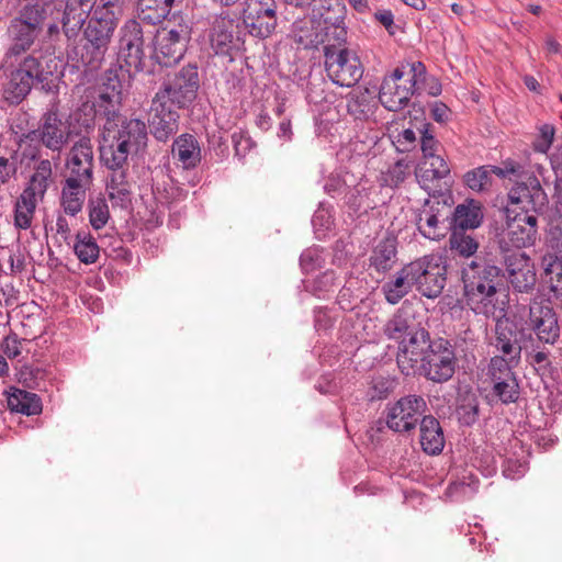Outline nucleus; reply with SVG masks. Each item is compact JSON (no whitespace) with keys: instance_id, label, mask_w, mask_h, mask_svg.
I'll use <instances>...</instances> for the list:
<instances>
[{"instance_id":"f257e3e1","label":"nucleus","mask_w":562,"mask_h":562,"mask_svg":"<svg viewBox=\"0 0 562 562\" xmlns=\"http://www.w3.org/2000/svg\"><path fill=\"white\" fill-rule=\"evenodd\" d=\"M99 134L101 161L106 167H124L131 154L143 149L148 139L145 122L139 119H121L104 115Z\"/></svg>"},{"instance_id":"f03ea898","label":"nucleus","mask_w":562,"mask_h":562,"mask_svg":"<svg viewBox=\"0 0 562 562\" xmlns=\"http://www.w3.org/2000/svg\"><path fill=\"white\" fill-rule=\"evenodd\" d=\"M463 282L467 304L475 314L493 319L505 317L507 301L498 267L473 261L464 270Z\"/></svg>"},{"instance_id":"7ed1b4c3","label":"nucleus","mask_w":562,"mask_h":562,"mask_svg":"<svg viewBox=\"0 0 562 562\" xmlns=\"http://www.w3.org/2000/svg\"><path fill=\"white\" fill-rule=\"evenodd\" d=\"M124 2V0H99L83 29L82 65L95 69L102 64L123 15Z\"/></svg>"},{"instance_id":"20e7f679","label":"nucleus","mask_w":562,"mask_h":562,"mask_svg":"<svg viewBox=\"0 0 562 562\" xmlns=\"http://www.w3.org/2000/svg\"><path fill=\"white\" fill-rule=\"evenodd\" d=\"M63 75V60L54 54L36 58L27 56L19 68L11 72L4 86V98L11 103H20L31 91L34 82L49 91Z\"/></svg>"},{"instance_id":"39448f33","label":"nucleus","mask_w":562,"mask_h":562,"mask_svg":"<svg viewBox=\"0 0 562 562\" xmlns=\"http://www.w3.org/2000/svg\"><path fill=\"white\" fill-rule=\"evenodd\" d=\"M426 68L420 61L394 69L382 81L379 92L381 104L393 112L404 109L415 93L417 85L424 80Z\"/></svg>"},{"instance_id":"423d86ee","label":"nucleus","mask_w":562,"mask_h":562,"mask_svg":"<svg viewBox=\"0 0 562 562\" xmlns=\"http://www.w3.org/2000/svg\"><path fill=\"white\" fill-rule=\"evenodd\" d=\"M52 161L41 159L36 162L29 182L14 204V226L19 229H29L35 215L36 207L45 198L52 183Z\"/></svg>"},{"instance_id":"0eeeda50","label":"nucleus","mask_w":562,"mask_h":562,"mask_svg":"<svg viewBox=\"0 0 562 562\" xmlns=\"http://www.w3.org/2000/svg\"><path fill=\"white\" fill-rule=\"evenodd\" d=\"M505 224L497 234L499 252H522L539 239L538 216L533 213L505 209Z\"/></svg>"},{"instance_id":"6e6552de","label":"nucleus","mask_w":562,"mask_h":562,"mask_svg":"<svg viewBox=\"0 0 562 562\" xmlns=\"http://www.w3.org/2000/svg\"><path fill=\"white\" fill-rule=\"evenodd\" d=\"M324 57L325 70L335 85L349 88L362 78L363 67L356 52L328 44L324 46Z\"/></svg>"},{"instance_id":"1a4fd4ad","label":"nucleus","mask_w":562,"mask_h":562,"mask_svg":"<svg viewBox=\"0 0 562 562\" xmlns=\"http://www.w3.org/2000/svg\"><path fill=\"white\" fill-rule=\"evenodd\" d=\"M190 36L191 29L186 22L167 24L156 36L157 61L164 66L177 64L184 55Z\"/></svg>"},{"instance_id":"9d476101","label":"nucleus","mask_w":562,"mask_h":562,"mask_svg":"<svg viewBox=\"0 0 562 562\" xmlns=\"http://www.w3.org/2000/svg\"><path fill=\"white\" fill-rule=\"evenodd\" d=\"M457 358L446 340L432 341L417 372L435 383L449 381L456 371Z\"/></svg>"},{"instance_id":"9b49d317","label":"nucleus","mask_w":562,"mask_h":562,"mask_svg":"<svg viewBox=\"0 0 562 562\" xmlns=\"http://www.w3.org/2000/svg\"><path fill=\"white\" fill-rule=\"evenodd\" d=\"M427 403L420 395H406L386 408V426L395 432H408L415 429L426 416Z\"/></svg>"},{"instance_id":"f8f14e48","label":"nucleus","mask_w":562,"mask_h":562,"mask_svg":"<svg viewBox=\"0 0 562 562\" xmlns=\"http://www.w3.org/2000/svg\"><path fill=\"white\" fill-rule=\"evenodd\" d=\"M415 285L422 295L434 299L441 294L446 285L447 267L439 255H428L413 261Z\"/></svg>"},{"instance_id":"ddd939ff","label":"nucleus","mask_w":562,"mask_h":562,"mask_svg":"<svg viewBox=\"0 0 562 562\" xmlns=\"http://www.w3.org/2000/svg\"><path fill=\"white\" fill-rule=\"evenodd\" d=\"M144 38L140 24L136 20H128L121 27L117 59L120 69L127 72L140 71L144 67Z\"/></svg>"},{"instance_id":"4468645a","label":"nucleus","mask_w":562,"mask_h":562,"mask_svg":"<svg viewBox=\"0 0 562 562\" xmlns=\"http://www.w3.org/2000/svg\"><path fill=\"white\" fill-rule=\"evenodd\" d=\"M198 89V69L195 66L189 65L183 67L171 82L165 83L155 95H164L165 102L176 104L178 108H184L196 98Z\"/></svg>"},{"instance_id":"2eb2a0df","label":"nucleus","mask_w":562,"mask_h":562,"mask_svg":"<svg viewBox=\"0 0 562 562\" xmlns=\"http://www.w3.org/2000/svg\"><path fill=\"white\" fill-rule=\"evenodd\" d=\"M98 0H61L52 1L48 10L56 11L57 18H60L63 30L68 38L76 37L82 29L89 14L95 9Z\"/></svg>"},{"instance_id":"dca6fc26","label":"nucleus","mask_w":562,"mask_h":562,"mask_svg":"<svg viewBox=\"0 0 562 562\" xmlns=\"http://www.w3.org/2000/svg\"><path fill=\"white\" fill-rule=\"evenodd\" d=\"M506 277L513 289L520 293L530 292L537 282L536 267L526 252H499Z\"/></svg>"},{"instance_id":"f3484780","label":"nucleus","mask_w":562,"mask_h":562,"mask_svg":"<svg viewBox=\"0 0 562 562\" xmlns=\"http://www.w3.org/2000/svg\"><path fill=\"white\" fill-rule=\"evenodd\" d=\"M510 364L504 357L495 356L487 367V376L493 394L504 404L514 403L519 397V385Z\"/></svg>"},{"instance_id":"a211bd4d","label":"nucleus","mask_w":562,"mask_h":562,"mask_svg":"<svg viewBox=\"0 0 562 562\" xmlns=\"http://www.w3.org/2000/svg\"><path fill=\"white\" fill-rule=\"evenodd\" d=\"M276 0H247L244 9V23L249 33L266 38L277 26Z\"/></svg>"},{"instance_id":"6ab92c4d","label":"nucleus","mask_w":562,"mask_h":562,"mask_svg":"<svg viewBox=\"0 0 562 562\" xmlns=\"http://www.w3.org/2000/svg\"><path fill=\"white\" fill-rule=\"evenodd\" d=\"M508 199L510 205L506 209H517L519 212L533 213L536 216L543 213L548 205V195L536 177L514 186Z\"/></svg>"},{"instance_id":"aec40b11","label":"nucleus","mask_w":562,"mask_h":562,"mask_svg":"<svg viewBox=\"0 0 562 562\" xmlns=\"http://www.w3.org/2000/svg\"><path fill=\"white\" fill-rule=\"evenodd\" d=\"M415 176L419 186L429 194L441 193L449 186L450 166L445 155L420 159Z\"/></svg>"},{"instance_id":"412c9836","label":"nucleus","mask_w":562,"mask_h":562,"mask_svg":"<svg viewBox=\"0 0 562 562\" xmlns=\"http://www.w3.org/2000/svg\"><path fill=\"white\" fill-rule=\"evenodd\" d=\"M179 113L171 104L164 101V95L154 97L148 112V126L153 136L159 142H167L178 132Z\"/></svg>"},{"instance_id":"4be33fe9","label":"nucleus","mask_w":562,"mask_h":562,"mask_svg":"<svg viewBox=\"0 0 562 562\" xmlns=\"http://www.w3.org/2000/svg\"><path fill=\"white\" fill-rule=\"evenodd\" d=\"M429 334L425 328L398 345L397 366L405 375L417 373L419 364L430 349Z\"/></svg>"},{"instance_id":"5701e85b","label":"nucleus","mask_w":562,"mask_h":562,"mask_svg":"<svg viewBox=\"0 0 562 562\" xmlns=\"http://www.w3.org/2000/svg\"><path fill=\"white\" fill-rule=\"evenodd\" d=\"M32 139L40 140L52 151H60L68 143L69 132L67 126L59 119L57 112L49 111L44 114L37 130L30 134Z\"/></svg>"},{"instance_id":"b1692460","label":"nucleus","mask_w":562,"mask_h":562,"mask_svg":"<svg viewBox=\"0 0 562 562\" xmlns=\"http://www.w3.org/2000/svg\"><path fill=\"white\" fill-rule=\"evenodd\" d=\"M445 209V204L439 201L426 200L425 203L414 212L417 229L424 237L431 240H439L446 236L447 227L443 221H441Z\"/></svg>"},{"instance_id":"393cba45","label":"nucleus","mask_w":562,"mask_h":562,"mask_svg":"<svg viewBox=\"0 0 562 562\" xmlns=\"http://www.w3.org/2000/svg\"><path fill=\"white\" fill-rule=\"evenodd\" d=\"M124 82L120 78L116 69H110L105 72L101 93L94 104L95 114L101 117L104 115H119L123 101Z\"/></svg>"},{"instance_id":"a878e982","label":"nucleus","mask_w":562,"mask_h":562,"mask_svg":"<svg viewBox=\"0 0 562 562\" xmlns=\"http://www.w3.org/2000/svg\"><path fill=\"white\" fill-rule=\"evenodd\" d=\"M92 168L93 149L91 140L88 137H81L68 153L66 159L67 178H78L83 182H91Z\"/></svg>"},{"instance_id":"bb28decb","label":"nucleus","mask_w":562,"mask_h":562,"mask_svg":"<svg viewBox=\"0 0 562 562\" xmlns=\"http://www.w3.org/2000/svg\"><path fill=\"white\" fill-rule=\"evenodd\" d=\"M530 326L540 341L554 344L560 337V327L553 308L535 302L529 310Z\"/></svg>"},{"instance_id":"cd10ccee","label":"nucleus","mask_w":562,"mask_h":562,"mask_svg":"<svg viewBox=\"0 0 562 562\" xmlns=\"http://www.w3.org/2000/svg\"><path fill=\"white\" fill-rule=\"evenodd\" d=\"M424 327L418 322L411 308L402 307L384 325V335L401 344Z\"/></svg>"},{"instance_id":"c85d7f7f","label":"nucleus","mask_w":562,"mask_h":562,"mask_svg":"<svg viewBox=\"0 0 562 562\" xmlns=\"http://www.w3.org/2000/svg\"><path fill=\"white\" fill-rule=\"evenodd\" d=\"M540 265L542 284L549 291L550 301L562 304V261L557 256L543 255Z\"/></svg>"},{"instance_id":"c756f323","label":"nucleus","mask_w":562,"mask_h":562,"mask_svg":"<svg viewBox=\"0 0 562 562\" xmlns=\"http://www.w3.org/2000/svg\"><path fill=\"white\" fill-rule=\"evenodd\" d=\"M319 3L327 11L319 13L321 19L324 23V30L327 31V36L331 30V34L340 44L346 41L347 30L344 23L345 20V7L339 0H319Z\"/></svg>"},{"instance_id":"7c9ffc66","label":"nucleus","mask_w":562,"mask_h":562,"mask_svg":"<svg viewBox=\"0 0 562 562\" xmlns=\"http://www.w3.org/2000/svg\"><path fill=\"white\" fill-rule=\"evenodd\" d=\"M89 184L78 178H66L60 194V205L66 214L76 216L81 212Z\"/></svg>"},{"instance_id":"2f4dec72","label":"nucleus","mask_w":562,"mask_h":562,"mask_svg":"<svg viewBox=\"0 0 562 562\" xmlns=\"http://www.w3.org/2000/svg\"><path fill=\"white\" fill-rule=\"evenodd\" d=\"M419 442L422 449L430 456L440 453L445 447L442 428L431 415H426L420 420Z\"/></svg>"},{"instance_id":"473e14b6","label":"nucleus","mask_w":562,"mask_h":562,"mask_svg":"<svg viewBox=\"0 0 562 562\" xmlns=\"http://www.w3.org/2000/svg\"><path fill=\"white\" fill-rule=\"evenodd\" d=\"M171 154L183 169H193L201 161L199 142L190 134H182L175 139Z\"/></svg>"},{"instance_id":"72a5a7b5","label":"nucleus","mask_w":562,"mask_h":562,"mask_svg":"<svg viewBox=\"0 0 562 562\" xmlns=\"http://www.w3.org/2000/svg\"><path fill=\"white\" fill-rule=\"evenodd\" d=\"M416 279L414 276L413 262L403 267L396 272L394 279L383 284V293L385 300L391 304L398 303L406 294L409 293Z\"/></svg>"},{"instance_id":"f704fd0d","label":"nucleus","mask_w":562,"mask_h":562,"mask_svg":"<svg viewBox=\"0 0 562 562\" xmlns=\"http://www.w3.org/2000/svg\"><path fill=\"white\" fill-rule=\"evenodd\" d=\"M495 348L502 352L510 364L516 366L520 359L521 347L516 339L515 331L507 326V322L502 318L495 319Z\"/></svg>"},{"instance_id":"c9c22d12","label":"nucleus","mask_w":562,"mask_h":562,"mask_svg":"<svg viewBox=\"0 0 562 562\" xmlns=\"http://www.w3.org/2000/svg\"><path fill=\"white\" fill-rule=\"evenodd\" d=\"M322 22L323 20L321 18L318 21L311 18L295 21L292 26L294 41L304 48L315 47L319 43H323L324 27L321 26Z\"/></svg>"},{"instance_id":"e433bc0d","label":"nucleus","mask_w":562,"mask_h":562,"mask_svg":"<svg viewBox=\"0 0 562 562\" xmlns=\"http://www.w3.org/2000/svg\"><path fill=\"white\" fill-rule=\"evenodd\" d=\"M482 218L483 213L480 203L474 200H467L454 209L451 224L453 229H473L480 226Z\"/></svg>"},{"instance_id":"4c0bfd02","label":"nucleus","mask_w":562,"mask_h":562,"mask_svg":"<svg viewBox=\"0 0 562 562\" xmlns=\"http://www.w3.org/2000/svg\"><path fill=\"white\" fill-rule=\"evenodd\" d=\"M8 406L12 412L24 415H36L42 411L41 398L35 394L11 387L7 396Z\"/></svg>"},{"instance_id":"58836bf2","label":"nucleus","mask_w":562,"mask_h":562,"mask_svg":"<svg viewBox=\"0 0 562 562\" xmlns=\"http://www.w3.org/2000/svg\"><path fill=\"white\" fill-rule=\"evenodd\" d=\"M233 40V21L224 16H216L210 33V42L215 53H228Z\"/></svg>"},{"instance_id":"ea45409f","label":"nucleus","mask_w":562,"mask_h":562,"mask_svg":"<svg viewBox=\"0 0 562 562\" xmlns=\"http://www.w3.org/2000/svg\"><path fill=\"white\" fill-rule=\"evenodd\" d=\"M111 175L108 181V192L112 201L120 205H125L130 201L131 184L126 179V172L123 167H108Z\"/></svg>"},{"instance_id":"a19ab883","label":"nucleus","mask_w":562,"mask_h":562,"mask_svg":"<svg viewBox=\"0 0 562 562\" xmlns=\"http://www.w3.org/2000/svg\"><path fill=\"white\" fill-rule=\"evenodd\" d=\"M70 247H72L74 252L80 262L85 265L94 263L99 258V245L94 237H92L88 232H78L75 236V240L71 241Z\"/></svg>"},{"instance_id":"79ce46f5","label":"nucleus","mask_w":562,"mask_h":562,"mask_svg":"<svg viewBox=\"0 0 562 562\" xmlns=\"http://www.w3.org/2000/svg\"><path fill=\"white\" fill-rule=\"evenodd\" d=\"M494 172L495 175L499 177H505L508 173H515L516 169L514 167L512 168H499V167H493L490 169L486 166L479 167L474 170H471L465 173L464 181L465 184L473 191H482L484 190L491 181V173Z\"/></svg>"},{"instance_id":"37998d69","label":"nucleus","mask_w":562,"mask_h":562,"mask_svg":"<svg viewBox=\"0 0 562 562\" xmlns=\"http://www.w3.org/2000/svg\"><path fill=\"white\" fill-rule=\"evenodd\" d=\"M10 32L13 36V44L9 48L10 55H20L27 50L37 37L38 31L31 29L22 22H13L10 25Z\"/></svg>"},{"instance_id":"c03bdc74","label":"nucleus","mask_w":562,"mask_h":562,"mask_svg":"<svg viewBox=\"0 0 562 562\" xmlns=\"http://www.w3.org/2000/svg\"><path fill=\"white\" fill-rule=\"evenodd\" d=\"M395 256L396 247L394 240H381L374 248L370 257V262L378 271L384 272L393 267Z\"/></svg>"},{"instance_id":"a18cd8bd","label":"nucleus","mask_w":562,"mask_h":562,"mask_svg":"<svg viewBox=\"0 0 562 562\" xmlns=\"http://www.w3.org/2000/svg\"><path fill=\"white\" fill-rule=\"evenodd\" d=\"M412 175V161L407 158L397 160L382 173V184L396 188L401 186Z\"/></svg>"},{"instance_id":"49530a36","label":"nucleus","mask_w":562,"mask_h":562,"mask_svg":"<svg viewBox=\"0 0 562 562\" xmlns=\"http://www.w3.org/2000/svg\"><path fill=\"white\" fill-rule=\"evenodd\" d=\"M374 104L371 102L368 92L355 93L348 100V113L356 120H368L374 113Z\"/></svg>"},{"instance_id":"de8ad7c7","label":"nucleus","mask_w":562,"mask_h":562,"mask_svg":"<svg viewBox=\"0 0 562 562\" xmlns=\"http://www.w3.org/2000/svg\"><path fill=\"white\" fill-rule=\"evenodd\" d=\"M49 4H52V2L45 3L43 8L37 4L27 5L21 12V16L13 20V22H22L29 25L31 29L38 31L46 14H49L53 19L60 21V18H57L56 11H54V14H52V11L48 10Z\"/></svg>"},{"instance_id":"09e8293b","label":"nucleus","mask_w":562,"mask_h":562,"mask_svg":"<svg viewBox=\"0 0 562 562\" xmlns=\"http://www.w3.org/2000/svg\"><path fill=\"white\" fill-rule=\"evenodd\" d=\"M477 488V480L469 477V482L459 481L450 483L447 487L446 495L452 502H463L473 497Z\"/></svg>"},{"instance_id":"8fccbe9b","label":"nucleus","mask_w":562,"mask_h":562,"mask_svg":"<svg viewBox=\"0 0 562 562\" xmlns=\"http://www.w3.org/2000/svg\"><path fill=\"white\" fill-rule=\"evenodd\" d=\"M89 222L94 229H101L110 218L109 206L103 198L91 199L88 204Z\"/></svg>"},{"instance_id":"3c124183","label":"nucleus","mask_w":562,"mask_h":562,"mask_svg":"<svg viewBox=\"0 0 562 562\" xmlns=\"http://www.w3.org/2000/svg\"><path fill=\"white\" fill-rule=\"evenodd\" d=\"M430 124L425 123L418 127V132L420 134V149L423 157L422 159L429 158L432 156L445 155L443 147L439 143L438 139L429 131Z\"/></svg>"},{"instance_id":"603ef678","label":"nucleus","mask_w":562,"mask_h":562,"mask_svg":"<svg viewBox=\"0 0 562 562\" xmlns=\"http://www.w3.org/2000/svg\"><path fill=\"white\" fill-rule=\"evenodd\" d=\"M336 277L334 271H325L315 278L306 289L315 296L325 299L329 293L334 292L336 286Z\"/></svg>"},{"instance_id":"864d4df0","label":"nucleus","mask_w":562,"mask_h":562,"mask_svg":"<svg viewBox=\"0 0 562 562\" xmlns=\"http://www.w3.org/2000/svg\"><path fill=\"white\" fill-rule=\"evenodd\" d=\"M538 134L532 142V148L540 154H547L554 140L555 128L552 124H541L537 127Z\"/></svg>"},{"instance_id":"5fc2aeb1","label":"nucleus","mask_w":562,"mask_h":562,"mask_svg":"<svg viewBox=\"0 0 562 562\" xmlns=\"http://www.w3.org/2000/svg\"><path fill=\"white\" fill-rule=\"evenodd\" d=\"M451 249L464 257L472 256L477 249V243L469 235L452 233L450 238Z\"/></svg>"},{"instance_id":"6e6d98bb","label":"nucleus","mask_w":562,"mask_h":562,"mask_svg":"<svg viewBox=\"0 0 562 562\" xmlns=\"http://www.w3.org/2000/svg\"><path fill=\"white\" fill-rule=\"evenodd\" d=\"M393 144L401 153H407L417 145L416 132L412 128H405L393 136Z\"/></svg>"},{"instance_id":"4d7b16f0","label":"nucleus","mask_w":562,"mask_h":562,"mask_svg":"<svg viewBox=\"0 0 562 562\" xmlns=\"http://www.w3.org/2000/svg\"><path fill=\"white\" fill-rule=\"evenodd\" d=\"M392 389V382L383 376H376L371 382L369 391L370 400H382L386 397Z\"/></svg>"},{"instance_id":"13d9d810","label":"nucleus","mask_w":562,"mask_h":562,"mask_svg":"<svg viewBox=\"0 0 562 562\" xmlns=\"http://www.w3.org/2000/svg\"><path fill=\"white\" fill-rule=\"evenodd\" d=\"M324 260L322 251L318 249H306L302 252L300 261L304 270L310 271L321 266Z\"/></svg>"},{"instance_id":"bf43d9fd","label":"nucleus","mask_w":562,"mask_h":562,"mask_svg":"<svg viewBox=\"0 0 562 562\" xmlns=\"http://www.w3.org/2000/svg\"><path fill=\"white\" fill-rule=\"evenodd\" d=\"M527 472V465L518 460L508 459L503 465V474L510 480H518Z\"/></svg>"},{"instance_id":"052dcab7","label":"nucleus","mask_w":562,"mask_h":562,"mask_svg":"<svg viewBox=\"0 0 562 562\" xmlns=\"http://www.w3.org/2000/svg\"><path fill=\"white\" fill-rule=\"evenodd\" d=\"M21 342L15 334L5 336L1 341V349L9 358H15L21 353Z\"/></svg>"},{"instance_id":"680f3d73","label":"nucleus","mask_w":562,"mask_h":562,"mask_svg":"<svg viewBox=\"0 0 562 562\" xmlns=\"http://www.w3.org/2000/svg\"><path fill=\"white\" fill-rule=\"evenodd\" d=\"M458 414L460 419L467 424L471 425L475 422L477 416V404L473 398L468 405H460L458 408Z\"/></svg>"},{"instance_id":"e2e57ef3","label":"nucleus","mask_w":562,"mask_h":562,"mask_svg":"<svg viewBox=\"0 0 562 562\" xmlns=\"http://www.w3.org/2000/svg\"><path fill=\"white\" fill-rule=\"evenodd\" d=\"M315 328L317 330H326L333 326L334 318L328 314L327 310L318 307L314 311Z\"/></svg>"},{"instance_id":"0e129e2a","label":"nucleus","mask_w":562,"mask_h":562,"mask_svg":"<svg viewBox=\"0 0 562 562\" xmlns=\"http://www.w3.org/2000/svg\"><path fill=\"white\" fill-rule=\"evenodd\" d=\"M56 234L68 245H71L72 237L69 223L63 214H58L56 218Z\"/></svg>"},{"instance_id":"69168bd1","label":"nucleus","mask_w":562,"mask_h":562,"mask_svg":"<svg viewBox=\"0 0 562 562\" xmlns=\"http://www.w3.org/2000/svg\"><path fill=\"white\" fill-rule=\"evenodd\" d=\"M15 171L14 162L10 161L9 158L0 157V186L7 183Z\"/></svg>"},{"instance_id":"338daca9","label":"nucleus","mask_w":562,"mask_h":562,"mask_svg":"<svg viewBox=\"0 0 562 562\" xmlns=\"http://www.w3.org/2000/svg\"><path fill=\"white\" fill-rule=\"evenodd\" d=\"M312 224L316 232L319 231V227H323L324 229H329L331 226V221L328 212L323 209L317 210L313 215Z\"/></svg>"},{"instance_id":"774afa93","label":"nucleus","mask_w":562,"mask_h":562,"mask_svg":"<svg viewBox=\"0 0 562 562\" xmlns=\"http://www.w3.org/2000/svg\"><path fill=\"white\" fill-rule=\"evenodd\" d=\"M233 142L236 155L244 156L251 147V139L243 134H234Z\"/></svg>"}]
</instances>
